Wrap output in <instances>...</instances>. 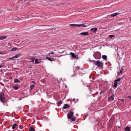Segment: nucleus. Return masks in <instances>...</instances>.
Here are the masks:
<instances>
[{
  "label": "nucleus",
  "instance_id": "1",
  "mask_svg": "<svg viewBox=\"0 0 131 131\" xmlns=\"http://www.w3.org/2000/svg\"><path fill=\"white\" fill-rule=\"evenodd\" d=\"M93 62V64L97 66L100 68H102L103 67V63L102 62H101L100 61L98 60L96 61L94 60H92Z\"/></svg>",
  "mask_w": 131,
  "mask_h": 131
},
{
  "label": "nucleus",
  "instance_id": "2",
  "mask_svg": "<svg viewBox=\"0 0 131 131\" xmlns=\"http://www.w3.org/2000/svg\"><path fill=\"white\" fill-rule=\"evenodd\" d=\"M101 53L97 52H95L94 54V57L96 59H99L101 58Z\"/></svg>",
  "mask_w": 131,
  "mask_h": 131
},
{
  "label": "nucleus",
  "instance_id": "3",
  "mask_svg": "<svg viewBox=\"0 0 131 131\" xmlns=\"http://www.w3.org/2000/svg\"><path fill=\"white\" fill-rule=\"evenodd\" d=\"M73 114L74 113L72 112H69V113L67 114L68 118L69 119H71V117H73Z\"/></svg>",
  "mask_w": 131,
  "mask_h": 131
},
{
  "label": "nucleus",
  "instance_id": "4",
  "mask_svg": "<svg viewBox=\"0 0 131 131\" xmlns=\"http://www.w3.org/2000/svg\"><path fill=\"white\" fill-rule=\"evenodd\" d=\"M80 35L86 36L89 35L88 32H82L80 34Z\"/></svg>",
  "mask_w": 131,
  "mask_h": 131
},
{
  "label": "nucleus",
  "instance_id": "5",
  "mask_svg": "<svg viewBox=\"0 0 131 131\" xmlns=\"http://www.w3.org/2000/svg\"><path fill=\"white\" fill-rule=\"evenodd\" d=\"M0 101L3 103L4 104L7 103V100L6 99H0Z\"/></svg>",
  "mask_w": 131,
  "mask_h": 131
},
{
  "label": "nucleus",
  "instance_id": "6",
  "mask_svg": "<svg viewBox=\"0 0 131 131\" xmlns=\"http://www.w3.org/2000/svg\"><path fill=\"white\" fill-rule=\"evenodd\" d=\"M97 28H94L91 29V31L94 33H95L97 30Z\"/></svg>",
  "mask_w": 131,
  "mask_h": 131
},
{
  "label": "nucleus",
  "instance_id": "7",
  "mask_svg": "<svg viewBox=\"0 0 131 131\" xmlns=\"http://www.w3.org/2000/svg\"><path fill=\"white\" fill-rule=\"evenodd\" d=\"M120 14L121 13H115L111 14V17H113L115 16H116Z\"/></svg>",
  "mask_w": 131,
  "mask_h": 131
},
{
  "label": "nucleus",
  "instance_id": "8",
  "mask_svg": "<svg viewBox=\"0 0 131 131\" xmlns=\"http://www.w3.org/2000/svg\"><path fill=\"white\" fill-rule=\"evenodd\" d=\"M0 98H5L3 92H1L0 94Z\"/></svg>",
  "mask_w": 131,
  "mask_h": 131
},
{
  "label": "nucleus",
  "instance_id": "9",
  "mask_svg": "<svg viewBox=\"0 0 131 131\" xmlns=\"http://www.w3.org/2000/svg\"><path fill=\"white\" fill-rule=\"evenodd\" d=\"M46 59H48V60L50 61H52L54 60L53 58L48 57H47V56H46Z\"/></svg>",
  "mask_w": 131,
  "mask_h": 131
},
{
  "label": "nucleus",
  "instance_id": "10",
  "mask_svg": "<svg viewBox=\"0 0 131 131\" xmlns=\"http://www.w3.org/2000/svg\"><path fill=\"white\" fill-rule=\"evenodd\" d=\"M70 54L71 55L72 57L74 59L76 58V56L75 54L72 52L70 53Z\"/></svg>",
  "mask_w": 131,
  "mask_h": 131
},
{
  "label": "nucleus",
  "instance_id": "11",
  "mask_svg": "<svg viewBox=\"0 0 131 131\" xmlns=\"http://www.w3.org/2000/svg\"><path fill=\"white\" fill-rule=\"evenodd\" d=\"M66 93H64L63 94H61V98H65L67 96Z\"/></svg>",
  "mask_w": 131,
  "mask_h": 131
},
{
  "label": "nucleus",
  "instance_id": "12",
  "mask_svg": "<svg viewBox=\"0 0 131 131\" xmlns=\"http://www.w3.org/2000/svg\"><path fill=\"white\" fill-rule=\"evenodd\" d=\"M86 26H85L84 24H82L81 25L77 24V26L79 27L82 26L83 27H85Z\"/></svg>",
  "mask_w": 131,
  "mask_h": 131
},
{
  "label": "nucleus",
  "instance_id": "13",
  "mask_svg": "<svg viewBox=\"0 0 131 131\" xmlns=\"http://www.w3.org/2000/svg\"><path fill=\"white\" fill-rule=\"evenodd\" d=\"M11 126H12V129H14L16 128V127L18 126L17 125V124L16 123L14 124L13 125H11Z\"/></svg>",
  "mask_w": 131,
  "mask_h": 131
},
{
  "label": "nucleus",
  "instance_id": "14",
  "mask_svg": "<svg viewBox=\"0 0 131 131\" xmlns=\"http://www.w3.org/2000/svg\"><path fill=\"white\" fill-rule=\"evenodd\" d=\"M21 55V53H18L17 54H16L15 56H14L13 57V58H18V57H19L20 56V55Z\"/></svg>",
  "mask_w": 131,
  "mask_h": 131
},
{
  "label": "nucleus",
  "instance_id": "15",
  "mask_svg": "<svg viewBox=\"0 0 131 131\" xmlns=\"http://www.w3.org/2000/svg\"><path fill=\"white\" fill-rule=\"evenodd\" d=\"M69 107V106L67 104H64L63 107L64 109H66Z\"/></svg>",
  "mask_w": 131,
  "mask_h": 131
},
{
  "label": "nucleus",
  "instance_id": "16",
  "mask_svg": "<svg viewBox=\"0 0 131 131\" xmlns=\"http://www.w3.org/2000/svg\"><path fill=\"white\" fill-rule=\"evenodd\" d=\"M7 37L6 36H2L0 37V40H2L4 39H5Z\"/></svg>",
  "mask_w": 131,
  "mask_h": 131
},
{
  "label": "nucleus",
  "instance_id": "17",
  "mask_svg": "<svg viewBox=\"0 0 131 131\" xmlns=\"http://www.w3.org/2000/svg\"><path fill=\"white\" fill-rule=\"evenodd\" d=\"M125 131H130V127L128 126L126 127L125 129Z\"/></svg>",
  "mask_w": 131,
  "mask_h": 131
},
{
  "label": "nucleus",
  "instance_id": "18",
  "mask_svg": "<svg viewBox=\"0 0 131 131\" xmlns=\"http://www.w3.org/2000/svg\"><path fill=\"white\" fill-rule=\"evenodd\" d=\"M29 131H35L32 126H30L29 129Z\"/></svg>",
  "mask_w": 131,
  "mask_h": 131
},
{
  "label": "nucleus",
  "instance_id": "19",
  "mask_svg": "<svg viewBox=\"0 0 131 131\" xmlns=\"http://www.w3.org/2000/svg\"><path fill=\"white\" fill-rule=\"evenodd\" d=\"M18 48L16 47H13L12 48V49L11 50H10L11 51H13L15 50H16L18 49Z\"/></svg>",
  "mask_w": 131,
  "mask_h": 131
},
{
  "label": "nucleus",
  "instance_id": "20",
  "mask_svg": "<svg viewBox=\"0 0 131 131\" xmlns=\"http://www.w3.org/2000/svg\"><path fill=\"white\" fill-rule=\"evenodd\" d=\"M62 103V102L61 100L59 101L58 102H57V104L58 106H59Z\"/></svg>",
  "mask_w": 131,
  "mask_h": 131
},
{
  "label": "nucleus",
  "instance_id": "21",
  "mask_svg": "<svg viewBox=\"0 0 131 131\" xmlns=\"http://www.w3.org/2000/svg\"><path fill=\"white\" fill-rule=\"evenodd\" d=\"M71 120L72 121H75V116L72 117L71 118Z\"/></svg>",
  "mask_w": 131,
  "mask_h": 131
},
{
  "label": "nucleus",
  "instance_id": "22",
  "mask_svg": "<svg viewBox=\"0 0 131 131\" xmlns=\"http://www.w3.org/2000/svg\"><path fill=\"white\" fill-rule=\"evenodd\" d=\"M102 58L104 60H106L107 59V56L106 55H103L102 56Z\"/></svg>",
  "mask_w": 131,
  "mask_h": 131
},
{
  "label": "nucleus",
  "instance_id": "23",
  "mask_svg": "<svg viewBox=\"0 0 131 131\" xmlns=\"http://www.w3.org/2000/svg\"><path fill=\"white\" fill-rule=\"evenodd\" d=\"M124 69H123V68H121V69L120 70V71L119 73H118V74H122L124 70Z\"/></svg>",
  "mask_w": 131,
  "mask_h": 131
},
{
  "label": "nucleus",
  "instance_id": "24",
  "mask_svg": "<svg viewBox=\"0 0 131 131\" xmlns=\"http://www.w3.org/2000/svg\"><path fill=\"white\" fill-rule=\"evenodd\" d=\"M40 62L39 61V60L37 59H36L35 60V64H36V63L38 64V63H40Z\"/></svg>",
  "mask_w": 131,
  "mask_h": 131
},
{
  "label": "nucleus",
  "instance_id": "25",
  "mask_svg": "<svg viewBox=\"0 0 131 131\" xmlns=\"http://www.w3.org/2000/svg\"><path fill=\"white\" fill-rule=\"evenodd\" d=\"M117 84L118 83H117V82H115L114 84V85H113V86L115 88H116L117 86Z\"/></svg>",
  "mask_w": 131,
  "mask_h": 131
},
{
  "label": "nucleus",
  "instance_id": "26",
  "mask_svg": "<svg viewBox=\"0 0 131 131\" xmlns=\"http://www.w3.org/2000/svg\"><path fill=\"white\" fill-rule=\"evenodd\" d=\"M20 81L18 80V79H15L14 80V82L15 83L18 82V83H20Z\"/></svg>",
  "mask_w": 131,
  "mask_h": 131
},
{
  "label": "nucleus",
  "instance_id": "27",
  "mask_svg": "<svg viewBox=\"0 0 131 131\" xmlns=\"http://www.w3.org/2000/svg\"><path fill=\"white\" fill-rule=\"evenodd\" d=\"M13 88H14L15 90H17L18 89L19 87L18 86H13Z\"/></svg>",
  "mask_w": 131,
  "mask_h": 131
},
{
  "label": "nucleus",
  "instance_id": "28",
  "mask_svg": "<svg viewBox=\"0 0 131 131\" xmlns=\"http://www.w3.org/2000/svg\"><path fill=\"white\" fill-rule=\"evenodd\" d=\"M121 80V78H118L115 80L114 81L115 82H117L118 81H120Z\"/></svg>",
  "mask_w": 131,
  "mask_h": 131
},
{
  "label": "nucleus",
  "instance_id": "29",
  "mask_svg": "<svg viewBox=\"0 0 131 131\" xmlns=\"http://www.w3.org/2000/svg\"><path fill=\"white\" fill-rule=\"evenodd\" d=\"M35 59V58H30V60H31V62H34V60Z\"/></svg>",
  "mask_w": 131,
  "mask_h": 131
},
{
  "label": "nucleus",
  "instance_id": "30",
  "mask_svg": "<svg viewBox=\"0 0 131 131\" xmlns=\"http://www.w3.org/2000/svg\"><path fill=\"white\" fill-rule=\"evenodd\" d=\"M35 85H32L30 86V88L31 90H32L34 88Z\"/></svg>",
  "mask_w": 131,
  "mask_h": 131
},
{
  "label": "nucleus",
  "instance_id": "31",
  "mask_svg": "<svg viewBox=\"0 0 131 131\" xmlns=\"http://www.w3.org/2000/svg\"><path fill=\"white\" fill-rule=\"evenodd\" d=\"M77 24H71L70 25V26H73L74 27L77 26Z\"/></svg>",
  "mask_w": 131,
  "mask_h": 131
},
{
  "label": "nucleus",
  "instance_id": "32",
  "mask_svg": "<svg viewBox=\"0 0 131 131\" xmlns=\"http://www.w3.org/2000/svg\"><path fill=\"white\" fill-rule=\"evenodd\" d=\"M114 36H115L114 35H110L109 36H108V38H112L113 37H114Z\"/></svg>",
  "mask_w": 131,
  "mask_h": 131
},
{
  "label": "nucleus",
  "instance_id": "33",
  "mask_svg": "<svg viewBox=\"0 0 131 131\" xmlns=\"http://www.w3.org/2000/svg\"><path fill=\"white\" fill-rule=\"evenodd\" d=\"M19 128L20 129H22L23 128V126L22 125H20L19 126Z\"/></svg>",
  "mask_w": 131,
  "mask_h": 131
},
{
  "label": "nucleus",
  "instance_id": "34",
  "mask_svg": "<svg viewBox=\"0 0 131 131\" xmlns=\"http://www.w3.org/2000/svg\"><path fill=\"white\" fill-rule=\"evenodd\" d=\"M105 92V91H101L100 92V94H101L102 93H104Z\"/></svg>",
  "mask_w": 131,
  "mask_h": 131
},
{
  "label": "nucleus",
  "instance_id": "35",
  "mask_svg": "<svg viewBox=\"0 0 131 131\" xmlns=\"http://www.w3.org/2000/svg\"><path fill=\"white\" fill-rule=\"evenodd\" d=\"M114 99H108V101H110V100L113 101Z\"/></svg>",
  "mask_w": 131,
  "mask_h": 131
},
{
  "label": "nucleus",
  "instance_id": "36",
  "mask_svg": "<svg viewBox=\"0 0 131 131\" xmlns=\"http://www.w3.org/2000/svg\"><path fill=\"white\" fill-rule=\"evenodd\" d=\"M108 98H114L113 96H111L109 97Z\"/></svg>",
  "mask_w": 131,
  "mask_h": 131
},
{
  "label": "nucleus",
  "instance_id": "37",
  "mask_svg": "<svg viewBox=\"0 0 131 131\" xmlns=\"http://www.w3.org/2000/svg\"><path fill=\"white\" fill-rule=\"evenodd\" d=\"M119 100H121V101H122L123 102H124V99H121V100L120 99H119Z\"/></svg>",
  "mask_w": 131,
  "mask_h": 131
},
{
  "label": "nucleus",
  "instance_id": "38",
  "mask_svg": "<svg viewBox=\"0 0 131 131\" xmlns=\"http://www.w3.org/2000/svg\"><path fill=\"white\" fill-rule=\"evenodd\" d=\"M3 67V66L2 65H0V68Z\"/></svg>",
  "mask_w": 131,
  "mask_h": 131
},
{
  "label": "nucleus",
  "instance_id": "39",
  "mask_svg": "<svg viewBox=\"0 0 131 131\" xmlns=\"http://www.w3.org/2000/svg\"><path fill=\"white\" fill-rule=\"evenodd\" d=\"M13 58H13V57H12V58H9V59L10 60H12V59H13Z\"/></svg>",
  "mask_w": 131,
  "mask_h": 131
},
{
  "label": "nucleus",
  "instance_id": "40",
  "mask_svg": "<svg viewBox=\"0 0 131 131\" xmlns=\"http://www.w3.org/2000/svg\"><path fill=\"white\" fill-rule=\"evenodd\" d=\"M54 53V52H52L50 53L51 54H53Z\"/></svg>",
  "mask_w": 131,
  "mask_h": 131
},
{
  "label": "nucleus",
  "instance_id": "41",
  "mask_svg": "<svg viewBox=\"0 0 131 131\" xmlns=\"http://www.w3.org/2000/svg\"><path fill=\"white\" fill-rule=\"evenodd\" d=\"M0 54H1L3 55V54L1 53V52H0Z\"/></svg>",
  "mask_w": 131,
  "mask_h": 131
},
{
  "label": "nucleus",
  "instance_id": "42",
  "mask_svg": "<svg viewBox=\"0 0 131 131\" xmlns=\"http://www.w3.org/2000/svg\"><path fill=\"white\" fill-rule=\"evenodd\" d=\"M32 65H30V67L29 68H32Z\"/></svg>",
  "mask_w": 131,
  "mask_h": 131
},
{
  "label": "nucleus",
  "instance_id": "43",
  "mask_svg": "<svg viewBox=\"0 0 131 131\" xmlns=\"http://www.w3.org/2000/svg\"><path fill=\"white\" fill-rule=\"evenodd\" d=\"M92 60H91L90 61V62H93L92 61Z\"/></svg>",
  "mask_w": 131,
  "mask_h": 131
},
{
  "label": "nucleus",
  "instance_id": "44",
  "mask_svg": "<svg viewBox=\"0 0 131 131\" xmlns=\"http://www.w3.org/2000/svg\"><path fill=\"white\" fill-rule=\"evenodd\" d=\"M50 54H50V53H48V55H49V56H50Z\"/></svg>",
  "mask_w": 131,
  "mask_h": 131
},
{
  "label": "nucleus",
  "instance_id": "45",
  "mask_svg": "<svg viewBox=\"0 0 131 131\" xmlns=\"http://www.w3.org/2000/svg\"><path fill=\"white\" fill-rule=\"evenodd\" d=\"M129 98H130V99H131V97L130 96H128V97Z\"/></svg>",
  "mask_w": 131,
  "mask_h": 131
},
{
  "label": "nucleus",
  "instance_id": "46",
  "mask_svg": "<svg viewBox=\"0 0 131 131\" xmlns=\"http://www.w3.org/2000/svg\"><path fill=\"white\" fill-rule=\"evenodd\" d=\"M32 83H34L35 84H36V83L34 82V81H33L32 82Z\"/></svg>",
  "mask_w": 131,
  "mask_h": 131
},
{
  "label": "nucleus",
  "instance_id": "47",
  "mask_svg": "<svg viewBox=\"0 0 131 131\" xmlns=\"http://www.w3.org/2000/svg\"><path fill=\"white\" fill-rule=\"evenodd\" d=\"M28 0H24V2H25L26 1H28Z\"/></svg>",
  "mask_w": 131,
  "mask_h": 131
},
{
  "label": "nucleus",
  "instance_id": "48",
  "mask_svg": "<svg viewBox=\"0 0 131 131\" xmlns=\"http://www.w3.org/2000/svg\"><path fill=\"white\" fill-rule=\"evenodd\" d=\"M73 99V100L74 101V100H75V99Z\"/></svg>",
  "mask_w": 131,
  "mask_h": 131
},
{
  "label": "nucleus",
  "instance_id": "49",
  "mask_svg": "<svg viewBox=\"0 0 131 131\" xmlns=\"http://www.w3.org/2000/svg\"><path fill=\"white\" fill-rule=\"evenodd\" d=\"M21 100V99H19L18 100Z\"/></svg>",
  "mask_w": 131,
  "mask_h": 131
},
{
  "label": "nucleus",
  "instance_id": "50",
  "mask_svg": "<svg viewBox=\"0 0 131 131\" xmlns=\"http://www.w3.org/2000/svg\"><path fill=\"white\" fill-rule=\"evenodd\" d=\"M78 69H79V67H78Z\"/></svg>",
  "mask_w": 131,
  "mask_h": 131
},
{
  "label": "nucleus",
  "instance_id": "51",
  "mask_svg": "<svg viewBox=\"0 0 131 131\" xmlns=\"http://www.w3.org/2000/svg\"><path fill=\"white\" fill-rule=\"evenodd\" d=\"M65 87H66V88H67V86H66H66H65Z\"/></svg>",
  "mask_w": 131,
  "mask_h": 131
},
{
  "label": "nucleus",
  "instance_id": "52",
  "mask_svg": "<svg viewBox=\"0 0 131 131\" xmlns=\"http://www.w3.org/2000/svg\"><path fill=\"white\" fill-rule=\"evenodd\" d=\"M107 17H110V16H107Z\"/></svg>",
  "mask_w": 131,
  "mask_h": 131
},
{
  "label": "nucleus",
  "instance_id": "53",
  "mask_svg": "<svg viewBox=\"0 0 131 131\" xmlns=\"http://www.w3.org/2000/svg\"><path fill=\"white\" fill-rule=\"evenodd\" d=\"M130 20H131V18H130Z\"/></svg>",
  "mask_w": 131,
  "mask_h": 131
},
{
  "label": "nucleus",
  "instance_id": "54",
  "mask_svg": "<svg viewBox=\"0 0 131 131\" xmlns=\"http://www.w3.org/2000/svg\"><path fill=\"white\" fill-rule=\"evenodd\" d=\"M74 75H75V73H74Z\"/></svg>",
  "mask_w": 131,
  "mask_h": 131
},
{
  "label": "nucleus",
  "instance_id": "55",
  "mask_svg": "<svg viewBox=\"0 0 131 131\" xmlns=\"http://www.w3.org/2000/svg\"><path fill=\"white\" fill-rule=\"evenodd\" d=\"M73 75L74 76V75H73Z\"/></svg>",
  "mask_w": 131,
  "mask_h": 131
},
{
  "label": "nucleus",
  "instance_id": "56",
  "mask_svg": "<svg viewBox=\"0 0 131 131\" xmlns=\"http://www.w3.org/2000/svg\"><path fill=\"white\" fill-rule=\"evenodd\" d=\"M10 78L12 79V78L11 77Z\"/></svg>",
  "mask_w": 131,
  "mask_h": 131
},
{
  "label": "nucleus",
  "instance_id": "57",
  "mask_svg": "<svg viewBox=\"0 0 131 131\" xmlns=\"http://www.w3.org/2000/svg\"><path fill=\"white\" fill-rule=\"evenodd\" d=\"M48 29V30H49V29Z\"/></svg>",
  "mask_w": 131,
  "mask_h": 131
}]
</instances>
